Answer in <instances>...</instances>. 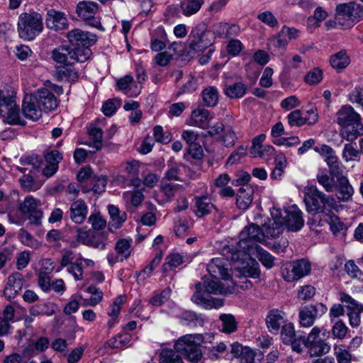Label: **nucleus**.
<instances>
[{
	"label": "nucleus",
	"mask_w": 363,
	"mask_h": 363,
	"mask_svg": "<svg viewBox=\"0 0 363 363\" xmlns=\"http://www.w3.org/2000/svg\"><path fill=\"white\" fill-rule=\"evenodd\" d=\"M203 4V0H181L180 6L184 15L191 16L197 13Z\"/></svg>",
	"instance_id": "37998d69"
},
{
	"label": "nucleus",
	"mask_w": 363,
	"mask_h": 363,
	"mask_svg": "<svg viewBox=\"0 0 363 363\" xmlns=\"http://www.w3.org/2000/svg\"><path fill=\"white\" fill-rule=\"evenodd\" d=\"M213 116L210 111L203 108H197L191 111L186 124L190 126L197 127L206 130L208 127V123L213 119Z\"/></svg>",
	"instance_id": "6ab92c4d"
},
{
	"label": "nucleus",
	"mask_w": 363,
	"mask_h": 363,
	"mask_svg": "<svg viewBox=\"0 0 363 363\" xmlns=\"http://www.w3.org/2000/svg\"><path fill=\"white\" fill-rule=\"evenodd\" d=\"M301 112L305 125H312L318 122V113L315 106L312 105L309 106L306 110H303Z\"/></svg>",
	"instance_id": "13d9d810"
},
{
	"label": "nucleus",
	"mask_w": 363,
	"mask_h": 363,
	"mask_svg": "<svg viewBox=\"0 0 363 363\" xmlns=\"http://www.w3.org/2000/svg\"><path fill=\"white\" fill-rule=\"evenodd\" d=\"M336 115V121L341 127L340 134L343 139L352 142L363 135L362 117L353 107L350 105L342 106Z\"/></svg>",
	"instance_id": "20e7f679"
},
{
	"label": "nucleus",
	"mask_w": 363,
	"mask_h": 363,
	"mask_svg": "<svg viewBox=\"0 0 363 363\" xmlns=\"http://www.w3.org/2000/svg\"><path fill=\"white\" fill-rule=\"evenodd\" d=\"M57 305L52 302L40 303L30 308V314L33 316H52L56 312Z\"/></svg>",
	"instance_id": "72a5a7b5"
},
{
	"label": "nucleus",
	"mask_w": 363,
	"mask_h": 363,
	"mask_svg": "<svg viewBox=\"0 0 363 363\" xmlns=\"http://www.w3.org/2000/svg\"><path fill=\"white\" fill-rule=\"evenodd\" d=\"M117 88L124 94L130 97H135L140 94L142 86L134 82L133 77L125 75L118 80Z\"/></svg>",
	"instance_id": "bb28decb"
},
{
	"label": "nucleus",
	"mask_w": 363,
	"mask_h": 363,
	"mask_svg": "<svg viewBox=\"0 0 363 363\" xmlns=\"http://www.w3.org/2000/svg\"><path fill=\"white\" fill-rule=\"evenodd\" d=\"M219 140L225 147H231L235 145L238 136L231 126H227L223 130Z\"/></svg>",
	"instance_id": "49530a36"
},
{
	"label": "nucleus",
	"mask_w": 363,
	"mask_h": 363,
	"mask_svg": "<svg viewBox=\"0 0 363 363\" xmlns=\"http://www.w3.org/2000/svg\"><path fill=\"white\" fill-rule=\"evenodd\" d=\"M18 238L21 244L33 250H37L41 246V243L24 228L19 230Z\"/></svg>",
	"instance_id": "c03bdc74"
},
{
	"label": "nucleus",
	"mask_w": 363,
	"mask_h": 363,
	"mask_svg": "<svg viewBox=\"0 0 363 363\" xmlns=\"http://www.w3.org/2000/svg\"><path fill=\"white\" fill-rule=\"evenodd\" d=\"M323 79V72L315 67L310 70L304 77V82L308 85L318 84Z\"/></svg>",
	"instance_id": "e2e57ef3"
},
{
	"label": "nucleus",
	"mask_w": 363,
	"mask_h": 363,
	"mask_svg": "<svg viewBox=\"0 0 363 363\" xmlns=\"http://www.w3.org/2000/svg\"><path fill=\"white\" fill-rule=\"evenodd\" d=\"M264 354L259 350H252L245 347L240 358V363H260Z\"/></svg>",
	"instance_id": "58836bf2"
},
{
	"label": "nucleus",
	"mask_w": 363,
	"mask_h": 363,
	"mask_svg": "<svg viewBox=\"0 0 363 363\" xmlns=\"http://www.w3.org/2000/svg\"><path fill=\"white\" fill-rule=\"evenodd\" d=\"M311 270L309 261L298 259L285 264L281 269V277L287 282H293L307 276Z\"/></svg>",
	"instance_id": "9d476101"
},
{
	"label": "nucleus",
	"mask_w": 363,
	"mask_h": 363,
	"mask_svg": "<svg viewBox=\"0 0 363 363\" xmlns=\"http://www.w3.org/2000/svg\"><path fill=\"white\" fill-rule=\"evenodd\" d=\"M131 336L128 333L118 334L108 340L104 345L105 348L120 349L128 345Z\"/></svg>",
	"instance_id": "ea45409f"
},
{
	"label": "nucleus",
	"mask_w": 363,
	"mask_h": 363,
	"mask_svg": "<svg viewBox=\"0 0 363 363\" xmlns=\"http://www.w3.org/2000/svg\"><path fill=\"white\" fill-rule=\"evenodd\" d=\"M123 199L127 203H130L133 206L137 207L143 202L144 196L142 191H127L123 193Z\"/></svg>",
	"instance_id": "4d7b16f0"
},
{
	"label": "nucleus",
	"mask_w": 363,
	"mask_h": 363,
	"mask_svg": "<svg viewBox=\"0 0 363 363\" xmlns=\"http://www.w3.org/2000/svg\"><path fill=\"white\" fill-rule=\"evenodd\" d=\"M162 257V252H157L151 262L140 272V276L143 277V279L149 277L152 274L153 270L160 264Z\"/></svg>",
	"instance_id": "680f3d73"
},
{
	"label": "nucleus",
	"mask_w": 363,
	"mask_h": 363,
	"mask_svg": "<svg viewBox=\"0 0 363 363\" xmlns=\"http://www.w3.org/2000/svg\"><path fill=\"white\" fill-rule=\"evenodd\" d=\"M314 151L323 157L325 162L330 168L331 174H335V172L339 169L340 160L335 155V150L329 145L323 144L315 146Z\"/></svg>",
	"instance_id": "aec40b11"
},
{
	"label": "nucleus",
	"mask_w": 363,
	"mask_h": 363,
	"mask_svg": "<svg viewBox=\"0 0 363 363\" xmlns=\"http://www.w3.org/2000/svg\"><path fill=\"white\" fill-rule=\"evenodd\" d=\"M325 194L318 189L315 186H307L305 189L304 202L307 211L317 214L324 211Z\"/></svg>",
	"instance_id": "4468645a"
},
{
	"label": "nucleus",
	"mask_w": 363,
	"mask_h": 363,
	"mask_svg": "<svg viewBox=\"0 0 363 363\" xmlns=\"http://www.w3.org/2000/svg\"><path fill=\"white\" fill-rule=\"evenodd\" d=\"M280 60L284 65V70L285 72L299 68L300 65L303 62L302 58L298 55L292 57L285 56L281 57Z\"/></svg>",
	"instance_id": "6e6d98bb"
},
{
	"label": "nucleus",
	"mask_w": 363,
	"mask_h": 363,
	"mask_svg": "<svg viewBox=\"0 0 363 363\" xmlns=\"http://www.w3.org/2000/svg\"><path fill=\"white\" fill-rule=\"evenodd\" d=\"M123 171L127 174L128 177L138 176L140 167V162L135 160H130L124 162L121 164Z\"/></svg>",
	"instance_id": "bf43d9fd"
},
{
	"label": "nucleus",
	"mask_w": 363,
	"mask_h": 363,
	"mask_svg": "<svg viewBox=\"0 0 363 363\" xmlns=\"http://www.w3.org/2000/svg\"><path fill=\"white\" fill-rule=\"evenodd\" d=\"M348 99L352 104H357L363 107V82L349 94Z\"/></svg>",
	"instance_id": "774afa93"
},
{
	"label": "nucleus",
	"mask_w": 363,
	"mask_h": 363,
	"mask_svg": "<svg viewBox=\"0 0 363 363\" xmlns=\"http://www.w3.org/2000/svg\"><path fill=\"white\" fill-rule=\"evenodd\" d=\"M220 320L222 321V332L232 333L237 330V323L233 315L222 314L220 315Z\"/></svg>",
	"instance_id": "864d4df0"
},
{
	"label": "nucleus",
	"mask_w": 363,
	"mask_h": 363,
	"mask_svg": "<svg viewBox=\"0 0 363 363\" xmlns=\"http://www.w3.org/2000/svg\"><path fill=\"white\" fill-rule=\"evenodd\" d=\"M67 38L71 44L69 46L78 52L79 62H84L90 57L91 51L89 48L96 41L95 35L76 28L69 31Z\"/></svg>",
	"instance_id": "0eeeda50"
},
{
	"label": "nucleus",
	"mask_w": 363,
	"mask_h": 363,
	"mask_svg": "<svg viewBox=\"0 0 363 363\" xmlns=\"http://www.w3.org/2000/svg\"><path fill=\"white\" fill-rule=\"evenodd\" d=\"M328 311L325 305L322 303L306 305L299 311V322L301 326L309 328L312 326L316 318L323 316Z\"/></svg>",
	"instance_id": "ddd939ff"
},
{
	"label": "nucleus",
	"mask_w": 363,
	"mask_h": 363,
	"mask_svg": "<svg viewBox=\"0 0 363 363\" xmlns=\"http://www.w3.org/2000/svg\"><path fill=\"white\" fill-rule=\"evenodd\" d=\"M286 323L284 313L277 309L270 311L266 318L267 327L274 334H277L280 328Z\"/></svg>",
	"instance_id": "cd10ccee"
},
{
	"label": "nucleus",
	"mask_w": 363,
	"mask_h": 363,
	"mask_svg": "<svg viewBox=\"0 0 363 363\" xmlns=\"http://www.w3.org/2000/svg\"><path fill=\"white\" fill-rule=\"evenodd\" d=\"M79 57L74 48L69 45L59 46L51 52V58L55 63L59 64L58 66L73 65L75 62H79Z\"/></svg>",
	"instance_id": "f3484780"
},
{
	"label": "nucleus",
	"mask_w": 363,
	"mask_h": 363,
	"mask_svg": "<svg viewBox=\"0 0 363 363\" xmlns=\"http://www.w3.org/2000/svg\"><path fill=\"white\" fill-rule=\"evenodd\" d=\"M254 189L249 185L242 186L236 197L237 207L242 211H246L249 208L253 201Z\"/></svg>",
	"instance_id": "c756f323"
},
{
	"label": "nucleus",
	"mask_w": 363,
	"mask_h": 363,
	"mask_svg": "<svg viewBox=\"0 0 363 363\" xmlns=\"http://www.w3.org/2000/svg\"><path fill=\"white\" fill-rule=\"evenodd\" d=\"M213 40L214 36L211 31H202L198 28L193 29L187 41L188 54L193 55L204 51L212 45Z\"/></svg>",
	"instance_id": "1a4fd4ad"
},
{
	"label": "nucleus",
	"mask_w": 363,
	"mask_h": 363,
	"mask_svg": "<svg viewBox=\"0 0 363 363\" xmlns=\"http://www.w3.org/2000/svg\"><path fill=\"white\" fill-rule=\"evenodd\" d=\"M75 232L77 233L76 242L78 243L100 250L106 248V243L99 240L95 233L87 227H77Z\"/></svg>",
	"instance_id": "a211bd4d"
},
{
	"label": "nucleus",
	"mask_w": 363,
	"mask_h": 363,
	"mask_svg": "<svg viewBox=\"0 0 363 363\" xmlns=\"http://www.w3.org/2000/svg\"><path fill=\"white\" fill-rule=\"evenodd\" d=\"M348 331V327L342 320L336 321L331 329L333 337L340 340L345 338Z\"/></svg>",
	"instance_id": "69168bd1"
},
{
	"label": "nucleus",
	"mask_w": 363,
	"mask_h": 363,
	"mask_svg": "<svg viewBox=\"0 0 363 363\" xmlns=\"http://www.w3.org/2000/svg\"><path fill=\"white\" fill-rule=\"evenodd\" d=\"M252 255H255L262 264L267 269H271L274 265V257L269 252L260 246L254 247Z\"/></svg>",
	"instance_id": "a19ab883"
},
{
	"label": "nucleus",
	"mask_w": 363,
	"mask_h": 363,
	"mask_svg": "<svg viewBox=\"0 0 363 363\" xmlns=\"http://www.w3.org/2000/svg\"><path fill=\"white\" fill-rule=\"evenodd\" d=\"M18 33L24 40H33L43 30V18L38 12L23 13L18 16Z\"/></svg>",
	"instance_id": "423d86ee"
},
{
	"label": "nucleus",
	"mask_w": 363,
	"mask_h": 363,
	"mask_svg": "<svg viewBox=\"0 0 363 363\" xmlns=\"http://www.w3.org/2000/svg\"><path fill=\"white\" fill-rule=\"evenodd\" d=\"M77 259V257L74 251L71 250H64L60 260V265L56 269V272H60L63 268H67V267L74 264Z\"/></svg>",
	"instance_id": "5fc2aeb1"
},
{
	"label": "nucleus",
	"mask_w": 363,
	"mask_h": 363,
	"mask_svg": "<svg viewBox=\"0 0 363 363\" xmlns=\"http://www.w3.org/2000/svg\"><path fill=\"white\" fill-rule=\"evenodd\" d=\"M37 104L44 111H52L57 107V101L54 94L48 89H40L33 94Z\"/></svg>",
	"instance_id": "5701e85b"
},
{
	"label": "nucleus",
	"mask_w": 363,
	"mask_h": 363,
	"mask_svg": "<svg viewBox=\"0 0 363 363\" xmlns=\"http://www.w3.org/2000/svg\"><path fill=\"white\" fill-rule=\"evenodd\" d=\"M82 264V257L79 256L74 264L66 268L67 272L73 277L75 281H82L84 279V270Z\"/></svg>",
	"instance_id": "09e8293b"
},
{
	"label": "nucleus",
	"mask_w": 363,
	"mask_h": 363,
	"mask_svg": "<svg viewBox=\"0 0 363 363\" xmlns=\"http://www.w3.org/2000/svg\"><path fill=\"white\" fill-rule=\"evenodd\" d=\"M340 301L347 309V316L351 327L357 328L361 323V313H363V305L358 303L350 295L340 294Z\"/></svg>",
	"instance_id": "2eb2a0df"
},
{
	"label": "nucleus",
	"mask_w": 363,
	"mask_h": 363,
	"mask_svg": "<svg viewBox=\"0 0 363 363\" xmlns=\"http://www.w3.org/2000/svg\"><path fill=\"white\" fill-rule=\"evenodd\" d=\"M297 334L294 330V325L290 322L284 324L281 330V338L284 344L291 342L292 338Z\"/></svg>",
	"instance_id": "052dcab7"
},
{
	"label": "nucleus",
	"mask_w": 363,
	"mask_h": 363,
	"mask_svg": "<svg viewBox=\"0 0 363 363\" xmlns=\"http://www.w3.org/2000/svg\"><path fill=\"white\" fill-rule=\"evenodd\" d=\"M202 98L204 104L206 106H215L218 101V91L215 86H208L202 92Z\"/></svg>",
	"instance_id": "a18cd8bd"
},
{
	"label": "nucleus",
	"mask_w": 363,
	"mask_h": 363,
	"mask_svg": "<svg viewBox=\"0 0 363 363\" xmlns=\"http://www.w3.org/2000/svg\"><path fill=\"white\" fill-rule=\"evenodd\" d=\"M0 116L4 123L11 125H24L20 116L19 108L11 97L4 96L0 90Z\"/></svg>",
	"instance_id": "9b49d317"
},
{
	"label": "nucleus",
	"mask_w": 363,
	"mask_h": 363,
	"mask_svg": "<svg viewBox=\"0 0 363 363\" xmlns=\"http://www.w3.org/2000/svg\"><path fill=\"white\" fill-rule=\"evenodd\" d=\"M212 33L223 38L236 37L240 33V26L235 23L226 22L215 23L212 26Z\"/></svg>",
	"instance_id": "b1692460"
},
{
	"label": "nucleus",
	"mask_w": 363,
	"mask_h": 363,
	"mask_svg": "<svg viewBox=\"0 0 363 363\" xmlns=\"http://www.w3.org/2000/svg\"><path fill=\"white\" fill-rule=\"evenodd\" d=\"M306 347L311 356H321L328 353L330 350V345L322 340H318V342L312 343Z\"/></svg>",
	"instance_id": "de8ad7c7"
},
{
	"label": "nucleus",
	"mask_w": 363,
	"mask_h": 363,
	"mask_svg": "<svg viewBox=\"0 0 363 363\" xmlns=\"http://www.w3.org/2000/svg\"><path fill=\"white\" fill-rule=\"evenodd\" d=\"M213 338L214 335L212 333L184 335L176 341L174 348L188 361L198 363L203 357L201 345L203 343L211 342Z\"/></svg>",
	"instance_id": "7ed1b4c3"
},
{
	"label": "nucleus",
	"mask_w": 363,
	"mask_h": 363,
	"mask_svg": "<svg viewBox=\"0 0 363 363\" xmlns=\"http://www.w3.org/2000/svg\"><path fill=\"white\" fill-rule=\"evenodd\" d=\"M41 203L38 199L32 196H26L19 204V211L21 215L17 213L10 212L8 215L10 223L16 225H22L27 219L32 224L38 223L43 218V211L39 208Z\"/></svg>",
	"instance_id": "39448f33"
},
{
	"label": "nucleus",
	"mask_w": 363,
	"mask_h": 363,
	"mask_svg": "<svg viewBox=\"0 0 363 363\" xmlns=\"http://www.w3.org/2000/svg\"><path fill=\"white\" fill-rule=\"evenodd\" d=\"M126 300L125 295H121L116 297L113 303L111 304L109 311L108 313L111 319L108 322V325L110 328L113 327L115 324V321L120 314L121 308Z\"/></svg>",
	"instance_id": "4c0bfd02"
},
{
	"label": "nucleus",
	"mask_w": 363,
	"mask_h": 363,
	"mask_svg": "<svg viewBox=\"0 0 363 363\" xmlns=\"http://www.w3.org/2000/svg\"><path fill=\"white\" fill-rule=\"evenodd\" d=\"M160 363H184L182 358L173 350L162 349L160 354Z\"/></svg>",
	"instance_id": "603ef678"
},
{
	"label": "nucleus",
	"mask_w": 363,
	"mask_h": 363,
	"mask_svg": "<svg viewBox=\"0 0 363 363\" xmlns=\"http://www.w3.org/2000/svg\"><path fill=\"white\" fill-rule=\"evenodd\" d=\"M54 76L57 81L74 83L79 78L78 72L73 65L66 66H57L54 71Z\"/></svg>",
	"instance_id": "7c9ffc66"
},
{
	"label": "nucleus",
	"mask_w": 363,
	"mask_h": 363,
	"mask_svg": "<svg viewBox=\"0 0 363 363\" xmlns=\"http://www.w3.org/2000/svg\"><path fill=\"white\" fill-rule=\"evenodd\" d=\"M69 218L76 224H82L86 218L88 206L86 203L78 199L70 205Z\"/></svg>",
	"instance_id": "c85d7f7f"
},
{
	"label": "nucleus",
	"mask_w": 363,
	"mask_h": 363,
	"mask_svg": "<svg viewBox=\"0 0 363 363\" xmlns=\"http://www.w3.org/2000/svg\"><path fill=\"white\" fill-rule=\"evenodd\" d=\"M247 86L242 82L225 84L224 86L225 94L230 99H240L247 93Z\"/></svg>",
	"instance_id": "f704fd0d"
},
{
	"label": "nucleus",
	"mask_w": 363,
	"mask_h": 363,
	"mask_svg": "<svg viewBox=\"0 0 363 363\" xmlns=\"http://www.w3.org/2000/svg\"><path fill=\"white\" fill-rule=\"evenodd\" d=\"M207 271L212 279L196 284V291L191 301L205 309L219 308L223 305L222 300L213 298L211 294H233L236 285L232 279L228 261L223 257L213 258L207 265Z\"/></svg>",
	"instance_id": "f257e3e1"
},
{
	"label": "nucleus",
	"mask_w": 363,
	"mask_h": 363,
	"mask_svg": "<svg viewBox=\"0 0 363 363\" xmlns=\"http://www.w3.org/2000/svg\"><path fill=\"white\" fill-rule=\"evenodd\" d=\"M108 210L111 218L108 228L110 231L113 232L121 227L123 223L127 219V215L113 205H108Z\"/></svg>",
	"instance_id": "2f4dec72"
},
{
	"label": "nucleus",
	"mask_w": 363,
	"mask_h": 363,
	"mask_svg": "<svg viewBox=\"0 0 363 363\" xmlns=\"http://www.w3.org/2000/svg\"><path fill=\"white\" fill-rule=\"evenodd\" d=\"M171 290L169 288L164 289L160 293L155 294L150 300V303L155 306H160L167 301L170 296Z\"/></svg>",
	"instance_id": "338daca9"
},
{
	"label": "nucleus",
	"mask_w": 363,
	"mask_h": 363,
	"mask_svg": "<svg viewBox=\"0 0 363 363\" xmlns=\"http://www.w3.org/2000/svg\"><path fill=\"white\" fill-rule=\"evenodd\" d=\"M214 208V205L205 196L196 198V215L203 217L209 214Z\"/></svg>",
	"instance_id": "79ce46f5"
},
{
	"label": "nucleus",
	"mask_w": 363,
	"mask_h": 363,
	"mask_svg": "<svg viewBox=\"0 0 363 363\" xmlns=\"http://www.w3.org/2000/svg\"><path fill=\"white\" fill-rule=\"evenodd\" d=\"M330 63L334 69L341 71L350 65V59L346 50H342L330 57Z\"/></svg>",
	"instance_id": "e433bc0d"
},
{
	"label": "nucleus",
	"mask_w": 363,
	"mask_h": 363,
	"mask_svg": "<svg viewBox=\"0 0 363 363\" xmlns=\"http://www.w3.org/2000/svg\"><path fill=\"white\" fill-rule=\"evenodd\" d=\"M280 211H281L280 210ZM285 216L283 217L281 212V218L283 220V230L284 226L290 231L297 232L300 230L304 224L302 212L296 205H292L284 211Z\"/></svg>",
	"instance_id": "dca6fc26"
},
{
	"label": "nucleus",
	"mask_w": 363,
	"mask_h": 363,
	"mask_svg": "<svg viewBox=\"0 0 363 363\" xmlns=\"http://www.w3.org/2000/svg\"><path fill=\"white\" fill-rule=\"evenodd\" d=\"M22 111L26 118L33 121H38L42 116L43 109L37 104V99L34 94L26 95L24 97Z\"/></svg>",
	"instance_id": "4be33fe9"
},
{
	"label": "nucleus",
	"mask_w": 363,
	"mask_h": 363,
	"mask_svg": "<svg viewBox=\"0 0 363 363\" xmlns=\"http://www.w3.org/2000/svg\"><path fill=\"white\" fill-rule=\"evenodd\" d=\"M183 262L184 257L181 254L178 252L172 253L167 257L166 262L163 264V270H172L182 264Z\"/></svg>",
	"instance_id": "3c124183"
},
{
	"label": "nucleus",
	"mask_w": 363,
	"mask_h": 363,
	"mask_svg": "<svg viewBox=\"0 0 363 363\" xmlns=\"http://www.w3.org/2000/svg\"><path fill=\"white\" fill-rule=\"evenodd\" d=\"M45 23L49 29L56 31L68 28V20L65 14L55 9H50L47 11Z\"/></svg>",
	"instance_id": "412c9836"
},
{
	"label": "nucleus",
	"mask_w": 363,
	"mask_h": 363,
	"mask_svg": "<svg viewBox=\"0 0 363 363\" xmlns=\"http://www.w3.org/2000/svg\"><path fill=\"white\" fill-rule=\"evenodd\" d=\"M317 179L326 191L332 192L335 189L334 179L325 171L320 172L317 175Z\"/></svg>",
	"instance_id": "0e129e2a"
},
{
	"label": "nucleus",
	"mask_w": 363,
	"mask_h": 363,
	"mask_svg": "<svg viewBox=\"0 0 363 363\" xmlns=\"http://www.w3.org/2000/svg\"><path fill=\"white\" fill-rule=\"evenodd\" d=\"M131 242L132 240L128 239H121L117 241L115 249L118 256L121 257V260L126 259L130 255Z\"/></svg>",
	"instance_id": "8fccbe9b"
},
{
	"label": "nucleus",
	"mask_w": 363,
	"mask_h": 363,
	"mask_svg": "<svg viewBox=\"0 0 363 363\" xmlns=\"http://www.w3.org/2000/svg\"><path fill=\"white\" fill-rule=\"evenodd\" d=\"M252 252H240L235 250L233 253L232 260L234 262H240V267L241 273L247 277L257 278L260 274V270L258 262L251 257Z\"/></svg>",
	"instance_id": "f8f14e48"
},
{
	"label": "nucleus",
	"mask_w": 363,
	"mask_h": 363,
	"mask_svg": "<svg viewBox=\"0 0 363 363\" xmlns=\"http://www.w3.org/2000/svg\"><path fill=\"white\" fill-rule=\"evenodd\" d=\"M272 219L262 225L261 229L257 225L251 224L245 227L240 233V240L235 250L239 252H252L254 247H258L255 242L264 243L265 238H277L283 232V220L279 208L273 207L270 210Z\"/></svg>",
	"instance_id": "f03ea898"
},
{
	"label": "nucleus",
	"mask_w": 363,
	"mask_h": 363,
	"mask_svg": "<svg viewBox=\"0 0 363 363\" xmlns=\"http://www.w3.org/2000/svg\"><path fill=\"white\" fill-rule=\"evenodd\" d=\"M23 287V275L19 272L12 274L8 277L7 283L4 291L8 300L14 298Z\"/></svg>",
	"instance_id": "393cba45"
},
{
	"label": "nucleus",
	"mask_w": 363,
	"mask_h": 363,
	"mask_svg": "<svg viewBox=\"0 0 363 363\" xmlns=\"http://www.w3.org/2000/svg\"><path fill=\"white\" fill-rule=\"evenodd\" d=\"M362 155L360 150L357 149L354 144L349 143L344 145L342 150V158L345 162H359Z\"/></svg>",
	"instance_id": "c9c22d12"
},
{
	"label": "nucleus",
	"mask_w": 363,
	"mask_h": 363,
	"mask_svg": "<svg viewBox=\"0 0 363 363\" xmlns=\"http://www.w3.org/2000/svg\"><path fill=\"white\" fill-rule=\"evenodd\" d=\"M335 188L338 193L337 199L339 201L346 203L352 200L354 190L347 177L345 176L337 177Z\"/></svg>",
	"instance_id": "a878e982"
},
{
	"label": "nucleus",
	"mask_w": 363,
	"mask_h": 363,
	"mask_svg": "<svg viewBox=\"0 0 363 363\" xmlns=\"http://www.w3.org/2000/svg\"><path fill=\"white\" fill-rule=\"evenodd\" d=\"M335 19L344 28H351L363 20V6L354 1L338 4Z\"/></svg>",
	"instance_id": "6e6552de"
},
{
	"label": "nucleus",
	"mask_w": 363,
	"mask_h": 363,
	"mask_svg": "<svg viewBox=\"0 0 363 363\" xmlns=\"http://www.w3.org/2000/svg\"><path fill=\"white\" fill-rule=\"evenodd\" d=\"M98 11V4L91 1H82L77 6V15L84 20H89L94 17Z\"/></svg>",
	"instance_id": "473e14b6"
}]
</instances>
